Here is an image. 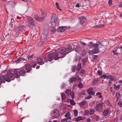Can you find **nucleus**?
Instances as JSON below:
<instances>
[{
    "mask_svg": "<svg viewBox=\"0 0 122 122\" xmlns=\"http://www.w3.org/2000/svg\"><path fill=\"white\" fill-rule=\"evenodd\" d=\"M23 71L20 69H15L13 73L10 72L7 74L4 75L0 76V85L2 83H4L5 81L7 82H10L11 80L14 79L15 77L19 78L20 76H22Z\"/></svg>",
    "mask_w": 122,
    "mask_h": 122,
    "instance_id": "1",
    "label": "nucleus"
},
{
    "mask_svg": "<svg viewBox=\"0 0 122 122\" xmlns=\"http://www.w3.org/2000/svg\"><path fill=\"white\" fill-rule=\"evenodd\" d=\"M58 57L57 53L55 52L53 53H49L47 56V59H51L48 60L49 61H50L54 59L55 60L58 59L59 58Z\"/></svg>",
    "mask_w": 122,
    "mask_h": 122,
    "instance_id": "2",
    "label": "nucleus"
},
{
    "mask_svg": "<svg viewBox=\"0 0 122 122\" xmlns=\"http://www.w3.org/2000/svg\"><path fill=\"white\" fill-rule=\"evenodd\" d=\"M70 52H67V51L65 48H62L61 49L59 53H57L58 57L59 58H63L65 56V55Z\"/></svg>",
    "mask_w": 122,
    "mask_h": 122,
    "instance_id": "3",
    "label": "nucleus"
},
{
    "mask_svg": "<svg viewBox=\"0 0 122 122\" xmlns=\"http://www.w3.org/2000/svg\"><path fill=\"white\" fill-rule=\"evenodd\" d=\"M57 21V18L56 15L55 14H53L51 18L50 23V26L51 27H53L56 25Z\"/></svg>",
    "mask_w": 122,
    "mask_h": 122,
    "instance_id": "4",
    "label": "nucleus"
},
{
    "mask_svg": "<svg viewBox=\"0 0 122 122\" xmlns=\"http://www.w3.org/2000/svg\"><path fill=\"white\" fill-rule=\"evenodd\" d=\"M103 46L102 43L99 41L97 42L96 44H94L93 45V47H94V49H97L99 51L98 48L102 47Z\"/></svg>",
    "mask_w": 122,
    "mask_h": 122,
    "instance_id": "5",
    "label": "nucleus"
},
{
    "mask_svg": "<svg viewBox=\"0 0 122 122\" xmlns=\"http://www.w3.org/2000/svg\"><path fill=\"white\" fill-rule=\"evenodd\" d=\"M103 104V102L97 104L94 108L95 110L97 111L101 110L102 108Z\"/></svg>",
    "mask_w": 122,
    "mask_h": 122,
    "instance_id": "6",
    "label": "nucleus"
},
{
    "mask_svg": "<svg viewBox=\"0 0 122 122\" xmlns=\"http://www.w3.org/2000/svg\"><path fill=\"white\" fill-rule=\"evenodd\" d=\"M49 30H44V33L42 34L41 37V40L43 41H45L46 36L48 34Z\"/></svg>",
    "mask_w": 122,
    "mask_h": 122,
    "instance_id": "7",
    "label": "nucleus"
},
{
    "mask_svg": "<svg viewBox=\"0 0 122 122\" xmlns=\"http://www.w3.org/2000/svg\"><path fill=\"white\" fill-rule=\"evenodd\" d=\"M23 68L25 69L26 70V72H28L30 71L31 70V68L29 64H25L23 66Z\"/></svg>",
    "mask_w": 122,
    "mask_h": 122,
    "instance_id": "8",
    "label": "nucleus"
},
{
    "mask_svg": "<svg viewBox=\"0 0 122 122\" xmlns=\"http://www.w3.org/2000/svg\"><path fill=\"white\" fill-rule=\"evenodd\" d=\"M66 27L65 26H59L57 29V31L58 32H61L64 31L66 29Z\"/></svg>",
    "mask_w": 122,
    "mask_h": 122,
    "instance_id": "9",
    "label": "nucleus"
},
{
    "mask_svg": "<svg viewBox=\"0 0 122 122\" xmlns=\"http://www.w3.org/2000/svg\"><path fill=\"white\" fill-rule=\"evenodd\" d=\"M36 61L40 65H42L44 63V62H43V59L40 58H37Z\"/></svg>",
    "mask_w": 122,
    "mask_h": 122,
    "instance_id": "10",
    "label": "nucleus"
},
{
    "mask_svg": "<svg viewBox=\"0 0 122 122\" xmlns=\"http://www.w3.org/2000/svg\"><path fill=\"white\" fill-rule=\"evenodd\" d=\"M59 115L58 111L57 110H55L54 112L52 115V117L53 118H54L57 117Z\"/></svg>",
    "mask_w": 122,
    "mask_h": 122,
    "instance_id": "11",
    "label": "nucleus"
},
{
    "mask_svg": "<svg viewBox=\"0 0 122 122\" xmlns=\"http://www.w3.org/2000/svg\"><path fill=\"white\" fill-rule=\"evenodd\" d=\"M99 51L97 49H94V50L92 51L90 50L89 51V53L90 54V55H92L94 54H96L98 53Z\"/></svg>",
    "mask_w": 122,
    "mask_h": 122,
    "instance_id": "12",
    "label": "nucleus"
},
{
    "mask_svg": "<svg viewBox=\"0 0 122 122\" xmlns=\"http://www.w3.org/2000/svg\"><path fill=\"white\" fill-rule=\"evenodd\" d=\"M42 14L40 18L41 20L44 18L46 16V12L44 10H42L41 11Z\"/></svg>",
    "mask_w": 122,
    "mask_h": 122,
    "instance_id": "13",
    "label": "nucleus"
},
{
    "mask_svg": "<svg viewBox=\"0 0 122 122\" xmlns=\"http://www.w3.org/2000/svg\"><path fill=\"white\" fill-rule=\"evenodd\" d=\"M80 20V22L81 23H83L86 20V19L85 17L82 16L80 17L79 18Z\"/></svg>",
    "mask_w": 122,
    "mask_h": 122,
    "instance_id": "14",
    "label": "nucleus"
},
{
    "mask_svg": "<svg viewBox=\"0 0 122 122\" xmlns=\"http://www.w3.org/2000/svg\"><path fill=\"white\" fill-rule=\"evenodd\" d=\"M83 119L82 117L81 116H79L76 117V118H74L73 119V120L74 121H76L78 122L81 120H82Z\"/></svg>",
    "mask_w": 122,
    "mask_h": 122,
    "instance_id": "15",
    "label": "nucleus"
},
{
    "mask_svg": "<svg viewBox=\"0 0 122 122\" xmlns=\"http://www.w3.org/2000/svg\"><path fill=\"white\" fill-rule=\"evenodd\" d=\"M71 114L69 112H67L65 115V116L68 119L70 120L71 119L70 117Z\"/></svg>",
    "mask_w": 122,
    "mask_h": 122,
    "instance_id": "16",
    "label": "nucleus"
},
{
    "mask_svg": "<svg viewBox=\"0 0 122 122\" xmlns=\"http://www.w3.org/2000/svg\"><path fill=\"white\" fill-rule=\"evenodd\" d=\"M109 111L107 109H106L104 111L103 113L104 116L108 115L109 114Z\"/></svg>",
    "mask_w": 122,
    "mask_h": 122,
    "instance_id": "17",
    "label": "nucleus"
},
{
    "mask_svg": "<svg viewBox=\"0 0 122 122\" xmlns=\"http://www.w3.org/2000/svg\"><path fill=\"white\" fill-rule=\"evenodd\" d=\"M97 55H93L92 56V58L91 59L92 61L93 62H95L97 60Z\"/></svg>",
    "mask_w": 122,
    "mask_h": 122,
    "instance_id": "18",
    "label": "nucleus"
},
{
    "mask_svg": "<svg viewBox=\"0 0 122 122\" xmlns=\"http://www.w3.org/2000/svg\"><path fill=\"white\" fill-rule=\"evenodd\" d=\"M37 63L35 61H33L31 62L30 64V65L32 67L34 68L35 67Z\"/></svg>",
    "mask_w": 122,
    "mask_h": 122,
    "instance_id": "19",
    "label": "nucleus"
},
{
    "mask_svg": "<svg viewBox=\"0 0 122 122\" xmlns=\"http://www.w3.org/2000/svg\"><path fill=\"white\" fill-rule=\"evenodd\" d=\"M81 65L80 63H79L77 66V67L76 68V70L78 71H79L81 69Z\"/></svg>",
    "mask_w": 122,
    "mask_h": 122,
    "instance_id": "20",
    "label": "nucleus"
},
{
    "mask_svg": "<svg viewBox=\"0 0 122 122\" xmlns=\"http://www.w3.org/2000/svg\"><path fill=\"white\" fill-rule=\"evenodd\" d=\"M72 49V47L70 45H68L67 46V47H66V50L67 51H69L70 50H71Z\"/></svg>",
    "mask_w": 122,
    "mask_h": 122,
    "instance_id": "21",
    "label": "nucleus"
},
{
    "mask_svg": "<svg viewBox=\"0 0 122 122\" xmlns=\"http://www.w3.org/2000/svg\"><path fill=\"white\" fill-rule=\"evenodd\" d=\"M34 17L35 19H36V20L39 21H41L40 17H39L36 15H35L34 16Z\"/></svg>",
    "mask_w": 122,
    "mask_h": 122,
    "instance_id": "22",
    "label": "nucleus"
},
{
    "mask_svg": "<svg viewBox=\"0 0 122 122\" xmlns=\"http://www.w3.org/2000/svg\"><path fill=\"white\" fill-rule=\"evenodd\" d=\"M107 78H109L111 79V81H112L114 79V77L112 75H109L107 76Z\"/></svg>",
    "mask_w": 122,
    "mask_h": 122,
    "instance_id": "23",
    "label": "nucleus"
},
{
    "mask_svg": "<svg viewBox=\"0 0 122 122\" xmlns=\"http://www.w3.org/2000/svg\"><path fill=\"white\" fill-rule=\"evenodd\" d=\"M107 78H109L111 79V81H112L114 79V77L112 75H109L107 76Z\"/></svg>",
    "mask_w": 122,
    "mask_h": 122,
    "instance_id": "24",
    "label": "nucleus"
},
{
    "mask_svg": "<svg viewBox=\"0 0 122 122\" xmlns=\"http://www.w3.org/2000/svg\"><path fill=\"white\" fill-rule=\"evenodd\" d=\"M107 78H109L111 79V81H112L114 79V77L112 75H109L107 76Z\"/></svg>",
    "mask_w": 122,
    "mask_h": 122,
    "instance_id": "25",
    "label": "nucleus"
},
{
    "mask_svg": "<svg viewBox=\"0 0 122 122\" xmlns=\"http://www.w3.org/2000/svg\"><path fill=\"white\" fill-rule=\"evenodd\" d=\"M71 93V90L68 89L66 90V93L67 95H70Z\"/></svg>",
    "mask_w": 122,
    "mask_h": 122,
    "instance_id": "26",
    "label": "nucleus"
},
{
    "mask_svg": "<svg viewBox=\"0 0 122 122\" xmlns=\"http://www.w3.org/2000/svg\"><path fill=\"white\" fill-rule=\"evenodd\" d=\"M28 23L29 24L31 25H34L35 24V23L34 20L32 21H30L29 20Z\"/></svg>",
    "mask_w": 122,
    "mask_h": 122,
    "instance_id": "27",
    "label": "nucleus"
},
{
    "mask_svg": "<svg viewBox=\"0 0 122 122\" xmlns=\"http://www.w3.org/2000/svg\"><path fill=\"white\" fill-rule=\"evenodd\" d=\"M114 88L116 90H118L120 87V85H117L116 86L115 84H114Z\"/></svg>",
    "mask_w": 122,
    "mask_h": 122,
    "instance_id": "28",
    "label": "nucleus"
},
{
    "mask_svg": "<svg viewBox=\"0 0 122 122\" xmlns=\"http://www.w3.org/2000/svg\"><path fill=\"white\" fill-rule=\"evenodd\" d=\"M73 113L74 115L75 116H77L78 115V111L76 110L75 109L73 111Z\"/></svg>",
    "mask_w": 122,
    "mask_h": 122,
    "instance_id": "29",
    "label": "nucleus"
},
{
    "mask_svg": "<svg viewBox=\"0 0 122 122\" xmlns=\"http://www.w3.org/2000/svg\"><path fill=\"white\" fill-rule=\"evenodd\" d=\"M75 50L76 52H78L80 51L81 49L78 46H76Z\"/></svg>",
    "mask_w": 122,
    "mask_h": 122,
    "instance_id": "30",
    "label": "nucleus"
},
{
    "mask_svg": "<svg viewBox=\"0 0 122 122\" xmlns=\"http://www.w3.org/2000/svg\"><path fill=\"white\" fill-rule=\"evenodd\" d=\"M95 112L94 110L92 109H91L90 110L89 114L90 115H91L93 114Z\"/></svg>",
    "mask_w": 122,
    "mask_h": 122,
    "instance_id": "31",
    "label": "nucleus"
},
{
    "mask_svg": "<svg viewBox=\"0 0 122 122\" xmlns=\"http://www.w3.org/2000/svg\"><path fill=\"white\" fill-rule=\"evenodd\" d=\"M22 58H19L17 59L16 61H15L17 63L20 62V61H22Z\"/></svg>",
    "mask_w": 122,
    "mask_h": 122,
    "instance_id": "32",
    "label": "nucleus"
},
{
    "mask_svg": "<svg viewBox=\"0 0 122 122\" xmlns=\"http://www.w3.org/2000/svg\"><path fill=\"white\" fill-rule=\"evenodd\" d=\"M104 26V25L103 24L99 25H97L96 26H94V27L96 28H103Z\"/></svg>",
    "mask_w": 122,
    "mask_h": 122,
    "instance_id": "33",
    "label": "nucleus"
},
{
    "mask_svg": "<svg viewBox=\"0 0 122 122\" xmlns=\"http://www.w3.org/2000/svg\"><path fill=\"white\" fill-rule=\"evenodd\" d=\"M62 99V100H65L66 98V96L65 93H63L61 95Z\"/></svg>",
    "mask_w": 122,
    "mask_h": 122,
    "instance_id": "34",
    "label": "nucleus"
},
{
    "mask_svg": "<svg viewBox=\"0 0 122 122\" xmlns=\"http://www.w3.org/2000/svg\"><path fill=\"white\" fill-rule=\"evenodd\" d=\"M86 102H87L86 101H84L81 102L80 103V106H83L84 105L86 104Z\"/></svg>",
    "mask_w": 122,
    "mask_h": 122,
    "instance_id": "35",
    "label": "nucleus"
},
{
    "mask_svg": "<svg viewBox=\"0 0 122 122\" xmlns=\"http://www.w3.org/2000/svg\"><path fill=\"white\" fill-rule=\"evenodd\" d=\"M27 18L28 22H29V20L30 21H32L33 20H34L33 18L31 17L27 16Z\"/></svg>",
    "mask_w": 122,
    "mask_h": 122,
    "instance_id": "36",
    "label": "nucleus"
},
{
    "mask_svg": "<svg viewBox=\"0 0 122 122\" xmlns=\"http://www.w3.org/2000/svg\"><path fill=\"white\" fill-rule=\"evenodd\" d=\"M76 80V78L75 77H74L71 78V79L70 81L71 82L73 83Z\"/></svg>",
    "mask_w": 122,
    "mask_h": 122,
    "instance_id": "37",
    "label": "nucleus"
},
{
    "mask_svg": "<svg viewBox=\"0 0 122 122\" xmlns=\"http://www.w3.org/2000/svg\"><path fill=\"white\" fill-rule=\"evenodd\" d=\"M88 93L89 95H94L95 93L93 91H91L88 92Z\"/></svg>",
    "mask_w": 122,
    "mask_h": 122,
    "instance_id": "38",
    "label": "nucleus"
},
{
    "mask_svg": "<svg viewBox=\"0 0 122 122\" xmlns=\"http://www.w3.org/2000/svg\"><path fill=\"white\" fill-rule=\"evenodd\" d=\"M93 45L92 42H90L88 44V46L91 48H92L93 47Z\"/></svg>",
    "mask_w": 122,
    "mask_h": 122,
    "instance_id": "39",
    "label": "nucleus"
},
{
    "mask_svg": "<svg viewBox=\"0 0 122 122\" xmlns=\"http://www.w3.org/2000/svg\"><path fill=\"white\" fill-rule=\"evenodd\" d=\"M83 85L82 83H80L78 85V87L80 88H82L83 87Z\"/></svg>",
    "mask_w": 122,
    "mask_h": 122,
    "instance_id": "40",
    "label": "nucleus"
},
{
    "mask_svg": "<svg viewBox=\"0 0 122 122\" xmlns=\"http://www.w3.org/2000/svg\"><path fill=\"white\" fill-rule=\"evenodd\" d=\"M97 79H94L92 81V83L93 84H96L97 82Z\"/></svg>",
    "mask_w": 122,
    "mask_h": 122,
    "instance_id": "41",
    "label": "nucleus"
},
{
    "mask_svg": "<svg viewBox=\"0 0 122 122\" xmlns=\"http://www.w3.org/2000/svg\"><path fill=\"white\" fill-rule=\"evenodd\" d=\"M116 96L117 97V99H118L119 98L121 97V95L119 93L117 92L116 93Z\"/></svg>",
    "mask_w": 122,
    "mask_h": 122,
    "instance_id": "42",
    "label": "nucleus"
},
{
    "mask_svg": "<svg viewBox=\"0 0 122 122\" xmlns=\"http://www.w3.org/2000/svg\"><path fill=\"white\" fill-rule=\"evenodd\" d=\"M76 69V66H72V68L71 69V70L72 72H74L75 71Z\"/></svg>",
    "mask_w": 122,
    "mask_h": 122,
    "instance_id": "43",
    "label": "nucleus"
},
{
    "mask_svg": "<svg viewBox=\"0 0 122 122\" xmlns=\"http://www.w3.org/2000/svg\"><path fill=\"white\" fill-rule=\"evenodd\" d=\"M70 104L73 105H74L75 104V102L72 99L71 100L70 102Z\"/></svg>",
    "mask_w": 122,
    "mask_h": 122,
    "instance_id": "44",
    "label": "nucleus"
},
{
    "mask_svg": "<svg viewBox=\"0 0 122 122\" xmlns=\"http://www.w3.org/2000/svg\"><path fill=\"white\" fill-rule=\"evenodd\" d=\"M89 111L88 110H86L84 112V113L85 115H86L89 114Z\"/></svg>",
    "mask_w": 122,
    "mask_h": 122,
    "instance_id": "45",
    "label": "nucleus"
},
{
    "mask_svg": "<svg viewBox=\"0 0 122 122\" xmlns=\"http://www.w3.org/2000/svg\"><path fill=\"white\" fill-rule=\"evenodd\" d=\"M97 74L99 75H101L102 74V72L99 69L97 71Z\"/></svg>",
    "mask_w": 122,
    "mask_h": 122,
    "instance_id": "46",
    "label": "nucleus"
},
{
    "mask_svg": "<svg viewBox=\"0 0 122 122\" xmlns=\"http://www.w3.org/2000/svg\"><path fill=\"white\" fill-rule=\"evenodd\" d=\"M44 42V41H41H41H40L38 43V45L39 46H41L43 44Z\"/></svg>",
    "mask_w": 122,
    "mask_h": 122,
    "instance_id": "47",
    "label": "nucleus"
},
{
    "mask_svg": "<svg viewBox=\"0 0 122 122\" xmlns=\"http://www.w3.org/2000/svg\"><path fill=\"white\" fill-rule=\"evenodd\" d=\"M68 120V119H67V118H64L61 120V122H65L66 121H67Z\"/></svg>",
    "mask_w": 122,
    "mask_h": 122,
    "instance_id": "48",
    "label": "nucleus"
},
{
    "mask_svg": "<svg viewBox=\"0 0 122 122\" xmlns=\"http://www.w3.org/2000/svg\"><path fill=\"white\" fill-rule=\"evenodd\" d=\"M107 76L106 75H102L101 76V78H103L104 79L106 78H107Z\"/></svg>",
    "mask_w": 122,
    "mask_h": 122,
    "instance_id": "49",
    "label": "nucleus"
},
{
    "mask_svg": "<svg viewBox=\"0 0 122 122\" xmlns=\"http://www.w3.org/2000/svg\"><path fill=\"white\" fill-rule=\"evenodd\" d=\"M112 1L111 0H109L108 2V4L109 5L111 6L112 4Z\"/></svg>",
    "mask_w": 122,
    "mask_h": 122,
    "instance_id": "50",
    "label": "nucleus"
},
{
    "mask_svg": "<svg viewBox=\"0 0 122 122\" xmlns=\"http://www.w3.org/2000/svg\"><path fill=\"white\" fill-rule=\"evenodd\" d=\"M95 103V102L93 101L91 102L90 104V105L91 106H93Z\"/></svg>",
    "mask_w": 122,
    "mask_h": 122,
    "instance_id": "51",
    "label": "nucleus"
},
{
    "mask_svg": "<svg viewBox=\"0 0 122 122\" xmlns=\"http://www.w3.org/2000/svg\"><path fill=\"white\" fill-rule=\"evenodd\" d=\"M95 117H95V119H96L97 121H98L99 120V118L98 116H97L96 115H95Z\"/></svg>",
    "mask_w": 122,
    "mask_h": 122,
    "instance_id": "52",
    "label": "nucleus"
},
{
    "mask_svg": "<svg viewBox=\"0 0 122 122\" xmlns=\"http://www.w3.org/2000/svg\"><path fill=\"white\" fill-rule=\"evenodd\" d=\"M66 86V85L64 84H62L61 86V88L62 89L64 88Z\"/></svg>",
    "mask_w": 122,
    "mask_h": 122,
    "instance_id": "53",
    "label": "nucleus"
},
{
    "mask_svg": "<svg viewBox=\"0 0 122 122\" xmlns=\"http://www.w3.org/2000/svg\"><path fill=\"white\" fill-rule=\"evenodd\" d=\"M71 98L73 99L74 98V93H72L71 95Z\"/></svg>",
    "mask_w": 122,
    "mask_h": 122,
    "instance_id": "54",
    "label": "nucleus"
},
{
    "mask_svg": "<svg viewBox=\"0 0 122 122\" xmlns=\"http://www.w3.org/2000/svg\"><path fill=\"white\" fill-rule=\"evenodd\" d=\"M113 52L114 55H117V53L116 51V50H115L113 51Z\"/></svg>",
    "mask_w": 122,
    "mask_h": 122,
    "instance_id": "55",
    "label": "nucleus"
},
{
    "mask_svg": "<svg viewBox=\"0 0 122 122\" xmlns=\"http://www.w3.org/2000/svg\"><path fill=\"white\" fill-rule=\"evenodd\" d=\"M6 73H7V72L6 71H4L1 73V75H3L5 73L6 74Z\"/></svg>",
    "mask_w": 122,
    "mask_h": 122,
    "instance_id": "56",
    "label": "nucleus"
},
{
    "mask_svg": "<svg viewBox=\"0 0 122 122\" xmlns=\"http://www.w3.org/2000/svg\"><path fill=\"white\" fill-rule=\"evenodd\" d=\"M56 29L54 28H52L51 30V31L53 32H54L55 31H56Z\"/></svg>",
    "mask_w": 122,
    "mask_h": 122,
    "instance_id": "57",
    "label": "nucleus"
},
{
    "mask_svg": "<svg viewBox=\"0 0 122 122\" xmlns=\"http://www.w3.org/2000/svg\"><path fill=\"white\" fill-rule=\"evenodd\" d=\"M95 115H93V116H91V118L92 119H95V117H95Z\"/></svg>",
    "mask_w": 122,
    "mask_h": 122,
    "instance_id": "58",
    "label": "nucleus"
},
{
    "mask_svg": "<svg viewBox=\"0 0 122 122\" xmlns=\"http://www.w3.org/2000/svg\"><path fill=\"white\" fill-rule=\"evenodd\" d=\"M119 6L120 7H122V2L119 3Z\"/></svg>",
    "mask_w": 122,
    "mask_h": 122,
    "instance_id": "59",
    "label": "nucleus"
},
{
    "mask_svg": "<svg viewBox=\"0 0 122 122\" xmlns=\"http://www.w3.org/2000/svg\"><path fill=\"white\" fill-rule=\"evenodd\" d=\"M76 78V80L78 81H80V78L78 77H77Z\"/></svg>",
    "mask_w": 122,
    "mask_h": 122,
    "instance_id": "60",
    "label": "nucleus"
},
{
    "mask_svg": "<svg viewBox=\"0 0 122 122\" xmlns=\"http://www.w3.org/2000/svg\"><path fill=\"white\" fill-rule=\"evenodd\" d=\"M57 8H59V6L58 4L57 3H56L55 4Z\"/></svg>",
    "mask_w": 122,
    "mask_h": 122,
    "instance_id": "61",
    "label": "nucleus"
},
{
    "mask_svg": "<svg viewBox=\"0 0 122 122\" xmlns=\"http://www.w3.org/2000/svg\"><path fill=\"white\" fill-rule=\"evenodd\" d=\"M91 119L90 118H88L86 119V121L87 122H90V121Z\"/></svg>",
    "mask_w": 122,
    "mask_h": 122,
    "instance_id": "62",
    "label": "nucleus"
},
{
    "mask_svg": "<svg viewBox=\"0 0 122 122\" xmlns=\"http://www.w3.org/2000/svg\"><path fill=\"white\" fill-rule=\"evenodd\" d=\"M16 4V3L15 2H13L11 3L12 5L14 6V5Z\"/></svg>",
    "mask_w": 122,
    "mask_h": 122,
    "instance_id": "63",
    "label": "nucleus"
},
{
    "mask_svg": "<svg viewBox=\"0 0 122 122\" xmlns=\"http://www.w3.org/2000/svg\"><path fill=\"white\" fill-rule=\"evenodd\" d=\"M81 45L84 46H85L86 45V44L85 43L82 42H81Z\"/></svg>",
    "mask_w": 122,
    "mask_h": 122,
    "instance_id": "64",
    "label": "nucleus"
}]
</instances>
